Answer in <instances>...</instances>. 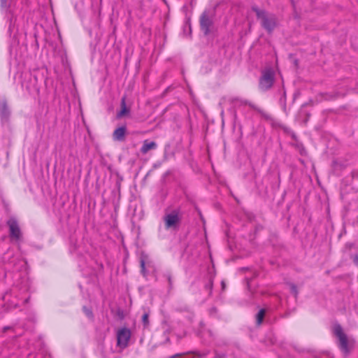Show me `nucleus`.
I'll list each match as a JSON object with an SVG mask.
<instances>
[{
	"label": "nucleus",
	"mask_w": 358,
	"mask_h": 358,
	"mask_svg": "<svg viewBox=\"0 0 358 358\" xmlns=\"http://www.w3.org/2000/svg\"><path fill=\"white\" fill-rule=\"evenodd\" d=\"M252 10L256 13L257 18L261 21L262 27L268 33H272L277 27L278 19L276 15L264 9H259L256 6L252 7Z\"/></svg>",
	"instance_id": "1"
},
{
	"label": "nucleus",
	"mask_w": 358,
	"mask_h": 358,
	"mask_svg": "<svg viewBox=\"0 0 358 358\" xmlns=\"http://www.w3.org/2000/svg\"><path fill=\"white\" fill-rule=\"evenodd\" d=\"M215 11L205 10L199 17L200 29L205 36H208L214 29Z\"/></svg>",
	"instance_id": "2"
},
{
	"label": "nucleus",
	"mask_w": 358,
	"mask_h": 358,
	"mask_svg": "<svg viewBox=\"0 0 358 358\" xmlns=\"http://www.w3.org/2000/svg\"><path fill=\"white\" fill-rule=\"evenodd\" d=\"M274 81V71L271 68L266 69L262 72V76L259 81V87L263 92L268 91L273 85Z\"/></svg>",
	"instance_id": "3"
},
{
	"label": "nucleus",
	"mask_w": 358,
	"mask_h": 358,
	"mask_svg": "<svg viewBox=\"0 0 358 358\" xmlns=\"http://www.w3.org/2000/svg\"><path fill=\"white\" fill-rule=\"evenodd\" d=\"M182 219L180 210L179 208L173 210L164 217V221L166 229H176L178 227Z\"/></svg>",
	"instance_id": "4"
},
{
	"label": "nucleus",
	"mask_w": 358,
	"mask_h": 358,
	"mask_svg": "<svg viewBox=\"0 0 358 358\" xmlns=\"http://www.w3.org/2000/svg\"><path fill=\"white\" fill-rule=\"evenodd\" d=\"M334 334L338 339V347L340 350L348 355L350 352L348 339L347 335L343 332L342 327L337 324L334 327Z\"/></svg>",
	"instance_id": "5"
},
{
	"label": "nucleus",
	"mask_w": 358,
	"mask_h": 358,
	"mask_svg": "<svg viewBox=\"0 0 358 358\" xmlns=\"http://www.w3.org/2000/svg\"><path fill=\"white\" fill-rule=\"evenodd\" d=\"M6 224L9 228V236L11 240L18 241L21 240L22 234L17 220L15 217H10Z\"/></svg>",
	"instance_id": "6"
},
{
	"label": "nucleus",
	"mask_w": 358,
	"mask_h": 358,
	"mask_svg": "<svg viewBox=\"0 0 358 358\" xmlns=\"http://www.w3.org/2000/svg\"><path fill=\"white\" fill-rule=\"evenodd\" d=\"M235 102H238L240 103V105L248 106L249 107H250L251 108H252L253 110L257 111L265 120H268L271 119L270 114H268V113H266V111H264V110H262V108H260L259 107L256 106L255 103H252L251 101H250L248 100L236 97V98H233L231 99V103H235Z\"/></svg>",
	"instance_id": "7"
},
{
	"label": "nucleus",
	"mask_w": 358,
	"mask_h": 358,
	"mask_svg": "<svg viewBox=\"0 0 358 358\" xmlns=\"http://www.w3.org/2000/svg\"><path fill=\"white\" fill-rule=\"evenodd\" d=\"M131 331L126 327L119 329L117 332V346L120 348H125L128 346L131 338Z\"/></svg>",
	"instance_id": "8"
},
{
	"label": "nucleus",
	"mask_w": 358,
	"mask_h": 358,
	"mask_svg": "<svg viewBox=\"0 0 358 358\" xmlns=\"http://www.w3.org/2000/svg\"><path fill=\"white\" fill-rule=\"evenodd\" d=\"M10 116H11V110L9 108L8 101L6 99H3L0 101L1 122L3 124L9 122Z\"/></svg>",
	"instance_id": "9"
},
{
	"label": "nucleus",
	"mask_w": 358,
	"mask_h": 358,
	"mask_svg": "<svg viewBox=\"0 0 358 358\" xmlns=\"http://www.w3.org/2000/svg\"><path fill=\"white\" fill-rule=\"evenodd\" d=\"M127 97L123 96L120 101V110L117 113L116 117L121 119L124 117L128 116L130 114V107H127L126 102Z\"/></svg>",
	"instance_id": "10"
},
{
	"label": "nucleus",
	"mask_w": 358,
	"mask_h": 358,
	"mask_svg": "<svg viewBox=\"0 0 358 358\" xmlns=\"http://www.w3.org/2000/svg\"><path fill=\"white\" fill-rule=\"evenodd\" d=\"M126 134V126L120 127L114 130L113 133V139L115 141L123 142L125 140Z\"/></svg>",
	"instance_id": "11"
},
{
	"label": "nucleus",
	"mask_w": 358,
	"mask_h": 358,
	"mask_svg": "<svg viewBox=\"0 0 358 358\" xmlns=\"http://www.w3.org/2000/svg\"><path fill=\"white\" fill-rule=\"evenodd\" d=\"M157 145L155 141H149L148 140H145L141 148V152L143 154H146L149 150H155L157 148Z\"/></svg>",
	"instance_id": "12"
},
{
	"label": "nucleus",
	"mask_w": 358,
	"mask_h": 358,
	"mask_svg": "<svg viewBox=\"0 0 358 358\" xmlns=\"http://www.w3.org/2000/svg\"><path fill=\"white\" fill-rule=\"evenodd\" d=\"M266 314V310L264 308H262L259 310V312L255 315V320H256V324L257 326H260L264 320V318L265 317Z\"/></svg>",
	"instance_id": "13"
},
{
	"label": "nucleus",
	"mask_w": 358,
	"mask_h": 358,
	"mask_svg": "<svg viewBox=\"0 0 358 358\" xmlns=\"http://www.w3.org/2000/svg\"><path fill=\"white\" fill-rule=\"evenodd\" d=\"M307 104L308 103L303 104L302 106H301V108L300 110V112H299V116L300 117L304 116V118L302 120L304 124H307V122H308L309 118L310 117V113L305 111V110H303V108L305 107Z\"/></svg>",
	"instance_id": "14"
},
{
	"label": "nucleus",
	"mask_w": 358,
	"mask_h": 358,
	"mask_svg": "<svg viewBox=\"0 0 358 358\" xmlns=\"http://www.w3.org/2000/svg\"><path fill=\"white\" fill-rule=\"evenodd\" d=\"M83 313H85V315L90 320H94V313L92 312V310L91 308H89L86 306H83Z\"/></svg>",
	"instance_id": "15"
},
{
	"label": "nucleus",
	"mask_w": 358,
	"mask_h": 358,
	"mask_svg": "<svg viewBox=\"0 0 358 358\" xmlns=\"http://www.w3.org/2000/svg\"><path fill=\"white\" fill-rule=\"evenodd\" d=\"M164 276L166 278L169 282V289H171L173 288V280H172V273L171 271H166L164 273Z\"/></svg>",
	"instance_id": "16"
},
{
	"label": "nucleus",
	"mask_w": 358,
	"mask_h": 358,
	"mask_svg": "<svg viewBox=\"0 0 358 358\" xmlns=\"http://www.w3.org/2000/svg\"><path fill=\"white\" fill-rule=\"evenodd\" d=\"M0 6L4 10L8 11L10 7V0H0Z\"/></svg>",
	"instance_id": "17"
},
{
	"label": "nucleus",
	"mask_w": 358,
	"mask_h": 358,
	"mask_svg": "<svg viewBox=\"0 0 358 358\" xmlns=\"http://www.w3.org/2000/svg\"><path fill=\"white\" fill-rule=\"evenodd\" d=\"M140 265H141V273L143 276H146L147 272L145 269V260L143 258V255L141 256L140 259Z\"/></svg>",
	"instance_id": "18"
},
{
	"label": "nucleus",
	"mask_w": 358,
	"mask_h": 358,
	"mask_svg": "<svg viewBox=\"0 0 358 358\" xmlns=\"http://www.w3.org/2000/svg\"><path fill=\"white\" fill-rule=\"evenodd\" d=\"M142 322L144 328H147L149 326V313H145L142 316Z\"/></svg>",
	"instance_id": "19"
},
{
	"label": "nucleus",
	"mask_w": 358,
	"mask_h": 358,
	"mask_svg": "<svg viewBox=\"0 0 358 358\" xmlns=\"http://www.w3.org/2000/svg\"><path fill=\"white\" fill-rule=\"evenodd\" d=\"M280 102L282 105L284 110L286 108V92L283 91L282 95L280 99Z\"/></svg>",
	"instance_id": "20"
},
{
	"label": "nucleus",
	"mask_w": 358,
	"mask_h": 358,
	"mask_svg": "<svg viewBox=\"0 0 358 358\" xmlns=\"http://www.w3.org/2000/svg\"><path fill=\"white\" fill-rule=\"evenodd\" d=\"M351 259L353 263L358 266V255H351Z\"/></svg>",
	"instance_id": "21"
},
{
	"label": "nucleus",
	"mask_w": 358,
	"mask_h": 358,
	"mask_svg": "<svg viewBox=\"0 0 358 358\" xmlns=\"http://www.w3.org/2000/svg\"><path fill=\"white\" fill-rule=\"evenodd\" d=\"M205 288L206 289H208L210 290V292H211L212 289H213V282L212 280H210L206 285H205Z\"/></svg>",
	"instance_id": "22"
},
{
	"label": "nucleus",
	"mask_w": 358,
	"mask_h": 358,
	"mask_svg": "<svg viewBox=\"0 0 358 358\" xmlns=\"http://www.w3.org/2000/svg\"><path fill=\"white\" fill-rule=\"evenodd\" d=\"M291 291L292 293H294L295 295L297 294V288L296 286L294 284L291 285Z\"/></svg>",
	"instance_id": "23"
},
{
	"label": "nucleus",
	"mask_w": 358,
	"mask_h": 358,
	"mask_svg": "<svg viewBox=\"0 0 358 358\" xmlns=\"http://www.w3.org/2000/svg\"><path fill=\"white\" fill-rule=\"evenodd\" d=\"M263 229L262 225H257L255 227V231L257 232Z\"/></svg>",
	"instance_id": "24"
},
{
	"label": "nucleus",
	"mask_w": 358,
	"mask_h": 358,
	"mask_svg": "<svg viewBox=\"0 0 358 358\" xmlns=\"http://www.w3.org/2000/svg\"><path fill=\"white\" fill-rule=\"evenodd\" d=\"M300 93L299 92H296L294 94V97H293V99H294V101H295V99L299 96Z\"/></svg>",
	"instance_id": "25"
},
{
	"label": "nucleus",
	"mask_w": 358,
	"mask_h": 358,
	"mask_svg": "<svg viewBox=\"0 0 358 358\" xmlns=\"http://www.w3.org/2000/svg\"><path fill=\"white\" fill-rule=\"evenodd\" d=\"M11 329V327H9V326L4 327L3 328V332H6V331H8V329Z\"/></svg>",
	"instance_id": "26"
},
{
	"label": "nucleus",
	"mask_w": 358,
	"mask_h": 358,
	"mask_svg": "<svg viewBox=\"0 0 358 358\" xmlns=\"http://www.w3.org/2000/svg\"><path fill=\"white\" fill-rule=\"evenodd\" d=\"M180 355V354H176V355H174L173 356H171L169 358H176V357H179Z\"/></svg>",
	"instance_id": "27"
},
{
	"label": "nucleus",
	"mask_w": 358,
	"mask_h": 358,
	"mask_svg": "<svg viewBox=\"0 0 358 358\" xmlns=\"http://www.w3.org/2000/svg\"><path fill=\"white\" fill-rule=\"evenodd\" d=\"M292 4L293 7H294V2L293 0H292Z\"/></svg>",
	"instance_id": "28"
},
{
	"label": "nucleus",
	"mask_w": 358,
	"mask_h": 358,
	"mask_svg": "<svg viewBox=\"0 0 358 358\" xmlns=\"http://www.w3.org/2000/svg\"><path fill=\"white\" fill-rule=\"evenodd\" d=\"M222 357L221 355H217V357Z\"/></svg>",
	"instance_id": "29"
}]
</instances>
